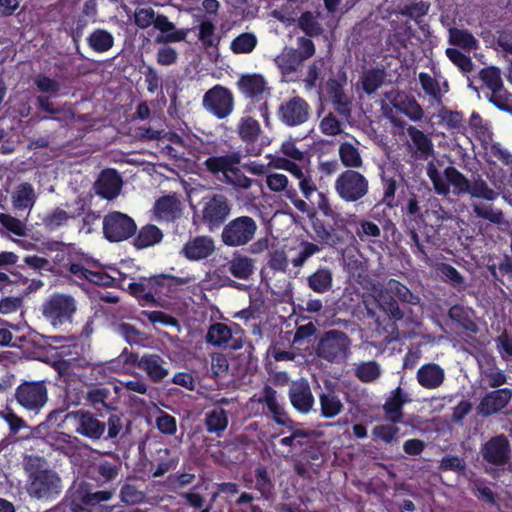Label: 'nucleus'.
<instances>
[{
  "mask_svg": "<svg viewBox=\"0 0 512 512\" xmlns=\"http://www.w3.org/2000/svg\"><path fill=\"white\" fill-rule=\"evenodd\" d=\"M185 283L181 277L162 273L140 277L138 281L128 285V291L138 300L140 306H157L164 298H173L178 287Z\"/></svg>",
  "mask_w": 512,
  "mask_h": 512,
  "instance_id": "1",
  "label": "nucleus"
},
{
  "mask_svg": "<svg viewBox=\"0 0 512 512\" xmlns=\"http://www.w3.org/2000/svg\"><path fill=\"white\" fill-rule=\"evenodd\" d=\"M65 419L72 422L76 434L93 442L105 440L118 443L121 439L108 438L109 416L98 409L96 412L85 409L71 411L66 414Z\"/></svg>",
  "mask_w": 512,
  "mask_h": 512,
  "instance_id": "2",
  "label": "nucleus"
},
{
  "mask_svg": "<svg viewBox=\"0 0 512 512\" xmlns=\"http://www.w3.org/2000/svg\"><path fill=\"white\" fill-rule=\"evenodd\" d=\"M310 219L312 229L320 243L337 247L348 246L356 241L355 235L348 228V225L356 223L355 215H351L350 218H347L340 214L339 218L331 220V224H326L324 220L315 215H312Z\"/></svg>",
  "mask_w": 512,
  "mask_h": 512,
  "instance_id": "3",
  "label": "nucleus"
},
{
  "mask_svg": "<svg viewBox=\"0 0 512 512\" xmlns=\"http://www.w3.org/2000/svg\"><path fill=\"white\" fill-rule=\"evenodd\" d=\"M442 159L429 161L426 166V174L433 184L434 190L438 195L446 196L453 187V193L457 196L464 195L468 191L470 180L461 173L456 167L448 166L444 168L443 175L440 168L443 167Z\"/></svg>",
  "mask_w": 512,
  "mask_h": 512,
  "instance_id": "4",
  "label": "nucleus"
},
{
  "mask_svg": "<svg viewBox=\"0 0 512 512\" xmlns=\"http://www.w3.org/2000/svg\"><path fill=\"white\" fill-rule=\"evenodd\" d=\"M111 390L105 386L94 385L87 390L86 402L92 408L91 411L98 409L109 416V434L108 438H123L125 417L123 412L110 402Z\"/></svg>",
  "mask_w": 512,
  "mask_h": 512,
  "instance_id": "5",
  "label": "nucleus"
},
{
  "mask_svg": "<svg viewBox=\"0 0 512 512\" xmlns=\"http://www.w3.org/2000/svg\"><path fill=\"white\" fill-rule=\"evenodd\" d=\"M28 472L27 493L31 498L52 501L62 492V480L57 472L52 469H41L27 463L25 466Z\"/></svg>",
  "mask_w": 512,
  "mask_h": 512,
  "instance_id": "6",
  "label": "nucleus"
},
{
  "mask_svg": "<svg viewBox=\"0 0 512 512\" xmlns=\"http://www.w3.org/2000/svg\"><path fill=\"white\" fill-rule=\"evenodd\" d=\"M484 470L489 475L503 471L511 461L512 446L505 434L490 437L480 446Z\"/></svg>",
  "mask_w": 512,
  "mask_h": 512,
  "instance_id": "7",
  "label": "nucleus"
},
{
  "mask_svg": "<svg viewBox=\"0 0 512 512\" xmlns=\"http://www.w3.org/2000/svg\"><path fill=\"white\" fill-rule=\"evenodd\" d=\"M199 205L200 223L210 232L223 228L232 211L231 201L222 193L205 195Z\"/></svg>",
  "mask_w": 512,
  "mask_h": 512,
  "instance_id": "8",
  "label": "nucleus"
},
{
  "mask_svg": "<svg viewBox=\"0 0 512 512\" xmlns=\"http://www.w3.org/2000/svg\"><path fill=\"white\" fill-rule=\"evenodd\" d=\"M350 344V338L345 332L332 329L323 333L315 347V352L320 359L340 364L347 359Z\"/></svg>",
  "mask_w": 512,
  "mask_h": 512,
  "instance_id": "9",
  "label": "nucleus"
},
{
  "mask_svg": "<svg viewBox=\"0 0 512 512\" xmlns=\"http://www.w3.org/2000/svg\"><path fill=\"white\" fill-rule=\"evenodd\" d=\"M334 190L343 202L356 203L368 194L369 181L359 171L346 169L335 179Z\"/></svg>",
  "mask_w": 512,
  "mask_h": 512,
  "instance_id": "10",
  "label": "nucleus"
},
{
  "mask_svg": "<svg viewBox=\"0 0 512 512\" xmlns=\"http://www.w3.org/2000/svg\"><path fill=\"white\" fill-rule=\"evenodd\" d=\"M254 218L242 215L228 221L222 228L221 241L227 247H241L250 243L257 232Z\"/></svg>",
  "mask_w": 512,
  "mask_h": 512,
  "instance_id": "11",
  "label": "nucleus"
},
{
  "mask_svg": "<svg viewBox=\"0 0 512 512\" xmlns=\"http://www.w3.org/2000/svg\"><path fill=\"white\" fill-rule=\"evenodd\" d=\"M16 402L29 413L37 415L48 401L45 381H24L15 390Z\"/></svg>",
  "mask_w": 512,
  "mask_h": 512,
  "instance_id": "12",
  "label": "nucleus"
},
{
  "mask_svg": "<svg viewBox=\"0 0 512 512\" xmlns=\"http://www.w3.org/2000/svg\"><path fill=\"white\" fill-rule=\"evenodd\" d=\"M76 310V300L67 294H52L42 306L43 316L54 327L72 322Z\"/></svg>",
  "mask_w": 512,
  "mask_h": 512,
  "instance_id": "13",
  "label": "nucleus"
},
{
  "mask_svg": "<svg viewBox=\"0 0 512 512\" xmlns=\"http://www.w3.org/2000/svg\"><path fill=\"white\" fill-rule=\"evenodd\" d=\"M202 105L207 112L217 119H226L234 111V94L229 88L216 84L204 93Z\"/></svg>",
  "mask_w": 512,
  "mask_h": 512,
  "instance_id": "14",
  "label": "nucleus"
},
{
  "mask_svg": "<svg viewBox=\"0 0 512 512\" xmlns=\"http://www.w3.org/2000/svg\"><path fill=\"white\" fill-rule=\"evenodd\" d=\"M137 225L133 218L119 211L104 216L103 234L109 242H122L136 234Z\"/></svg>",
  "mask_w": 512,
  "mask_h": 512,
  "instance_id": "15",
  "label": "nucleus"
},
{
  "mask_svg": "<svg viewBox=\"0 0 512 512\" xmlns=\"http://www.w3.org/2000/svg\"><path fill=\"white\" fill-rule=\"evenodd\" d=\"M236 87L245 98L252 102H260L270 94L267 80L259 73L241 74L236 81Z\"/></svg>",
  "mask_w": 512,
  "mask_h": 512,
  "instance_id": "16",
  "label": "nucleus"
},
{
  "mask_svg": "<svg viewBox=\"0 0 512 512\" xmlns=\"http://www.w3.org/2000/svg\"><path fill=\"white\" fill-rule=\"evenodd\" d=\"M310 106L306 100L296 96L283 102L278 109V117L282 123L293 127L305 123L309 118Z\"/></svg>",
  "mask_w": 512,
  "mask_h": 512,
  "instance_id": "17",
  "label": "nucleus"
},
{
  "mask_svg": "<svg viewBox=\"0 0 512 512\" xmlns=\"http://www.w3.org/2000/svg\"><path fill=\"white\" fill-rule=\"evenodd\" d=\"M384 97L398 112L406 115L412 121L422 119L424 112L413 95L392 89L384 93Z\"/></svg>",
  "mask_w": 512,
  "mask_h": 512,
  "instance_id": "18",
  "label": "nucleus"
},
{
  "mask_svg": "<svg viewBox=\"0 0 512 512\" xmlns=\"http://www.w3.org/2000/svg\"><path fill=\"white\" fill-rule=\"evenodd\" d=\"M389 290L394 293L398 299H395L387 293V295H383L381 297L380 306L390 318L394 320H401L404 317V312L400 309L398 300L408 302L411 292L405 285L396 280L389 281Z\"/></svg>",
  "mask_w": 512,
  "mask_h": 512,
  "instance_id": "19",
  "label": "nucleus"
},
{
  "mask_svg": "<svg viewBox=\"0 0 512 512\" xmlns=\"http://www.w3.org/2000/svg\"><path fill=\"white\" fill-rule=\"evenodd\" d=\"M288 397L292 407L301 414L311 412L315 404L311 387L306 380L293 382L289 387Z\"/></svg>",
  "mask_w": 512,
  "mask_h": 512,
  "instance_id": "20",
  "label": "nucleus"
},
{
  "mask_svg": "<svg viewBox=\"0 0 512 512\" xmlns=\"http://www.w3.org/2000/svg\"><path fill=\"white\" fill-rule=\"evenodd\" d=\"M214 250V240L210 236L201 235L189 239L180 254L189 261H201L211 256Z\"/></svg>",
  "mask_w": 512,
  "mask_h": 512,
  "instance_id": "21",
  "label": "nucleus"
},
{
  "mask_svg": "<svg viewBox=\"0 0 512 512\" xmlns=\"http://www.w3.org/2000/svg\"><path fill=\"white\" fill-rule=\"evenodd\" d=\"M512 399L510 388H499L487 393L478 405V413L484 417L496 414L504 409Z\"/></svg>",
  "mask_w": 512,
  "mask_h": 512,
  "instance_id": "22",
  "label": "nucleus"
},
{
  "mask_svg": "<svg viewBox=\"0 0 512 512\" xmlns=\"http://www.w3.org/2000/svg\"><path fill=\"white\" fill-rule=\"evenodd\" d=\"M320 415L325 419H332L344 410V405L335 390V385L326 380L324 391L319 394Z\"/></svg>",
  "mask_w": 512,
  "mask_h": 512,
  "instance_id": "23",
  "label": "nucleus"
},
{
  "mask_svg": "<svg viewBox=\"0 0 512 512\" xmlns=\"http://www.w3.org/2000/svg\"><path fill=\"white\" fill-rule=\"evenodd\" d=\"M242 161L240 151H233L225 155L210 156L203 165L207 172L219 178H225L235 165H239Z\"/></svg>",
  "mask_w": 512,
  "mask_h": 512,
  "instance_id": "24",
  "label": "nucleus"
},
{
  "mask_svg": "<svg viewBox=\"0 0 512 512\" xmlns=\"http://www.w3.org/2000/svg\"><path fill=\"white\" fill-rule=\"evenodd\" d=\"M121 186V176L117 170L112 168L103 170L94 184L96 193L107 200L116 198L120 193Z\"/></svg>",
  "mask_w": 512,
  "mask_h": 512,
  "instance_id": "25",
  "label": "nucleus"
},
{
  "mask_svg": "<svg viewBox=\"0 0 512 512\" xmlns=\"http://www.w3.org/2000/svg\"><path fill=\"white\" fill-rule=\"evenodd\" d=\"M409 401L408 395L401 387L394 389L386 399L383 410L387 419L393 423H401L403 420V406Z\"/></svg>",
  "mask_w": 512,
  "mask_h": 512,
  "instance_id": "26",
  "label": "nucleus"
},
{
  "mask_svg": "<svg viewBox=\"0 0 512 512\" xmlns=\"http://www.w3.org/2000/svg\"><path fill=\"white\" fill-rule=\"evenodd\" d=\"M164 364L165 361L160 355L144 354L140 358L138 368L146 372L152 382L159 383L168 375V369L164 367Z\"/></svg>",
  "mask_w": 512,
  "mask_h": 512,
  "instance_id": "27",
  "label": "nucleus"
},
{
  "mask_svg": "<svg viewBox=\"0 0 512 512\" xmlns=\"http://www.w3.org/2000/svg\"><path fill=\"white\" fill-rule=\"evenodd\" d=\"M153 27L165 33L164 37H157V42H181L184 41L188 35V29H176L174 23H172L168 17L164 14L156 13Z\"/></svg>",
  "mask_w": 512,
  "mask_h": 512,
  "instance_id": "28",
  "label": "nucleus"
},
{
  "mask_svg": "<svg viewBox=\"0 0 512 512\" xmlns=\"http://www.w3.org/2000/svg\"><path fill=\"white\" fill-rule=\"evenodd\" d=\"M419 385L425 389H436L442 385L445 373L442 367L436 363L422 365L416 374Z\"/></svg>",
  "mask_w": 512,
  "mask_h": 512,
  "instance_id": "29",
  "label": "nucleus"
},
{
  "mask_svg": "<svg viewBox=\"0 0 512 512\" xmlns=\"http://www.w3.org/2000/svg\"><path fill=\"white\" fill-rule=\"evenodd\" d=\"M229 424L228 412L220 406H215L205 413L204 426L209 434L221 438Z\"/></svg>",
  "mask_w": 512,
  "mask_h": 512,
  "instance_id": "30",
  "label": "nucleus"
},
{
  "mask_svg": "<svg viewBox=\"0 0 512 512\" xmlns=\"http://www.w3.org/2000/svg\"><path fill=\"white\" fill-rule=\"evenodd\" d=\"M84 213V204H82L75 213L69 214L61 207H56L48 211L42 218V224L46 230L53 232L67 224L69 219H75Z\"/></svg>",
  "mask_w": 512,
  "mask_h": 512,
  "instance_id": "31",
  "label": "nucleus"
},
{
  "mask_svg": "<svg viewBox=\"0 0 512 512\" xmlns=\"http://www.w3.org/2000/svg\"><path fill=\"white\" fill-rule=\"evenodd\" d=\"M113 497V492L110 490H100L96 492H90L87 490H78L73 495L72 500V512H77V509L84 511L81 505L95 506L101 502L109 501Z\"/></svg>",
  "mask_w": 512,
  "mask_h": 512,
  "instance_id": "32",
  "label": "nucleus"
},
{
  "mask_svg": "<svg viewBox=\"0 0 512 512\" xmlns=\"http://www.w3.org/2000/svg\"><path fill=\"white\" fill-rule=\"evenodd\" d=\"M407 134L415 148V157L420 160H427L434 152V146L431 139L422 130L415 126H409L407 128Z\"/></svg>",
  "mask_w": 512,
  "mask_h": 512,
  "instance_id": "33",
  "label": "nucleus"
},
{
  "mask_svg": "<svg viewBox=\"0 0 512 512\" xmlns=\"http://www.w3.org/2000/svg\"><path fill=\"white\" fill-rule=\"evenodd\" d=\"M448 317L469 333L479 332V326L474 320V311L469 307L455 304L449 308Z\"/></svg>",
  "mask_w": 512,
  "mask_h": 512,
  "instance_id": "34",
  "label": "nucleus"
},
{
  "mask_svg": "<svg viewBox=\"0 0 512 512\" xmlns=\"http://www.w3.org/2000/svg\"><path fill=\"white\" fill-rule=\"evenodd\" d=\"M255 261L239 253H235L228 262L229 273L237 279L248 280L254 273Z\"/></svg>",
  "mask_w": 512,
  "mask_h": 512,
  "instance_id": "35",
  "label": "nucleus"
},
{
  "mask_svg": "<svg viewBox=\"0 0 512 512\" xmlns=\"http://www.w3.org/2000/svg\"><path fill=\"white\" fill-rule=\"evenodd\" d=\"M162 239L161 229L154 224H147L135 234L133 245L138 250L146 249L160 243Z\"/></svg>",
  "mask_w": 512,
  "mask_h": 512,
  "instance_id": "36",
  "label": "nucleus"
},
{
  "mask_svg": "<svg viewBox=\"0 0 512 512\" xmlns=\"http://www.w3.org/2000/svg\"><path fill=\"white\" fill-rule=\"evenodd\" d=\"M236 132L246 145L254 144L261 134L260 123L251 116H243L239 119Z\"/></svg>",
  "mask_w": 512,
  "mask_h": 512,
  "instance_id": "37",
  "label": "nucleus"
},
{
  "mask_svg": "<svg viewBox=\"0 0 512 512\" xmlns=\"http://www.w3.org/2000/svg\"><path fill=\"white\" fill-rule=\"evenodd\" d=\"M307 286L315 293L324 294L333 286V273L328 267H320L307 277Z\"/></svg>",
  "mask_w": 512,
  "mask_h": 512,
  "instance_id": "38",
  "label": "nucleus"
},
{
  "mask_svg": "<svg viewBox=\"0 0 512 512\" xmlns=\"http://www.w3.org/2000/svg\"><path fill=\"white\" fill-rule=\"evenodd\" d=\"M448 41L451 45L468 52L479 48L478 40L467 29L450 28Z\"/></svg>",
  "mask_w": 512,
  "mask_h": 512,
  "instance_id": "39",
  "label": "nucleus"
},
{
  "mask_svg": "<svg viewBox=\"0 0 512 512\" xmlns=\"http://www.w3.org/2000/svg\"><path fill=\"white\" fill-rule=\"evenodd\" d=\"M235 165L225 178H219L223 183L233 187L235 190H248L253 185L261 187L257 179L247 177L244 172Z\"/></svg>",
  "mask_w": 512,
  "mask_h": 512,
  "instance_id": "40",
  "label": "nucleus"
},
{
  "mask_svg": "<svg viewBox=\"0 0 512 512\" xmlns=\"http://www.w3.org/2000/svg\"><path fill=\"white\" fill-rule=\"evenodd\" d=\"M232 331L233 328L224 323H214L207 331L206 340L213 346L226 348L232 338Z\"/></svg>",
  "mask_w": 512,
  "mask_h": 512,
  "instance_id": "41",
  "label": "nucleus"
},
{
  "mask_svg": "<svg viewBox=\"0 0 512 512\" xmlns=\"http://www.w3.org/2000/svg\"><path fill=\"white\" fill-rule=\"evenodd\" d=\"M254 489L259 492L260 498L270 500L274 495V483L264 465H259L255 471Z\"/></svg>",
  "mask_w": 512,
  "mask_h": 512,
  "instance_id": "42",
  "label": "nucleus"
},
{
  "mask_svg": "<svg viewBox=\"0 0 512 512\" xmlns=\"http://www.w3.org/2000/svg\"><path fill=\"white\" fill-rule=\"evenodd\" d=\"M382 374L380 364L375 360L355 364L354 375L362 383H372Z\"/></svg>",
  "mask_w": 512,
  "mask_h": 512,
  "instance_id": "43",
  "label": "nucleus"
},
{
  "mask_svg": "<svg viewBox=\"0 0 512 512\" xmlns=\"http://www.w3.org/2000/svg\"><path fill=\"white\" fill-rule=\"evenodd\" d=\"M49 250L54 253L52 260L61 272H64L68 263L71 262L77 254L72 245H67L62 242L52 243Z\"/></svg>",
  "mask_w": 512,
  "mask_h": 512,
  "instance_id": "44",
  "label": "nucleus"
},
{
  "mask_svg": "<svg viewBox=\"0 0 512 512\" xmlns=\"http://www.w3.org/2000/svg\"><path fill=\"white\" fill-rule=\"evenodd\" d=\"M89 47L97 53H104L114 45V38L110 32L104 29H95L88 37Z\"/></svg>",
  "mask_w": 512,
  "mask_h": 512,
  "instance_id": "45",
  "label": "nucleus"
},
{
  "mask_svg": "<svg viewBox=\"0 0 512 512\" xmlns=\"http://www.w3.org/2000/svg\"><path fill=\"white\" fill-rule=\"evenodd\" d=\"M386 78L384 69L373 68L363 73L361 86L367 95L375 93L383 84Z\"/></svg>",
  "mask_w": 512,
  "mask_h": 512,
  "instance_id": "46",
  "label": "nucleus"
},
{
  "mask_svg": "<svg viewBox=\"0 0 512 512\" xmlns=\"http://www.w3.org/2000/svg\"><path fill=\"white\" fill-rule=\"evenodd\" d=\"M277 64L283 74L296 72L305 59L293 48L285 50L277 58Z\"/></svg>",
  "mask_w": 512,
  "mask_h": 512,
  "instance_id": "47",
  "label": "nucleus"
},
{
  "mask_svg": "<svg viewBox=\"0 0 512 512\" xmlns=\"http://www.w3.org/2000/svg\"><path fill=\"white\" fill-rule=\"evenodd\" d=\"M258 43L254 33L243 32L235 37L230 43V50L233 54H249L254 51Z\"/></svg>",
  "mask_w": 512,
  "mask_h": 512,
  "instance_id": "48",
  "label": "nucleus"
},
{
  "mask_svg": "<svg viewBox=\"0 0 512 512\" xmlns=\"http://www.w3.org/2000/svg\"><path fill=\"white\" fill-rule=\"evenodd\" d=\"M339 157L343 166L349 169L360 168L363 164L358 148L349 142L340 144Z\"/></svg>",
  "mask_w": 512,
  "mask_h": 512,
  "instance_id": "49",
  "label": "nucleus"
},
{
  "mask_svg": "<svg viewBox=\"0 0 512 512\" xmlns=\"http://www.w3.org/2000/svg\"><path fill=\"white\" fill-rule=\"evenodd\" d=\"M35 192L31 184L23 183L13 195V205L19 210L31 209L35 203Z\"/></svg>",
  "mask_w": 512,
  "mask_h": 512,
  "instance_id": "50",
  "label": "nucleus"
},
{
  "mask_svg": "<svg viewBox=\"0 0 512 512\" xmlns=\"http://www.w3.org/2000/svg\"><path fill=\"white\" fill-rule=\"evenodd\" d=\"M472 493L476 498L490 506L497 503V494L486 485V480L483 478H476L470 482Z\"/></svg>",
  "mask_w": 512,
  "mask_h": 512,
  "instance_id": "51",
  "label": "nucleus"
},
{
  "mask_svg": "<svg viewBox=\"0 0 512 512\" xmlns=\"http://www.w3.org/2000/svg\"><path fill=\"white\" fill-rule=\"evenodd\" d=\"M466 194H469L473 198L484 199L486 201H494L498 197V193L490 188L486 181L480 176L470 181Z\"/></svg>",
  "mask_w": 512,
  "mask_h": 512,
  "instance_id": "52",
  "label": "nucleus"
},
{
  "mask_svg": "<svg viewBox=\"0 0 512 512\" xmlns=\"http://www.w3.org/2000/svg\"><path fill=\"white\" fill-rule=\"evenodd\" d=\"M89 258L84 254H76L75 258L68 263L64 271L69 272L75 279L79 281H88L90 269L87 268Z\"/></svg>",
  "mask_w": 512,
  "mask_h": 512,
  "instance_id": "53",
  "label": "nucleus"
},
{
  "mask_svg": "<svg viewBox=\"0 0 512 512\" xmlns=\"http://www.w3.org/2000/svg\"><path fill=\"white\" fill-rule=\"evenodd\" d=\"M326 92L331 102L338 108L347 107L350 104L344 92L343 84L339 80L329 78L326 82Z\"/></svg>",
  "mask_w": 512,
  "mask_h": 512,
  "instance_id": "54",
  "label": "nucleus"
},
{
  "mask_svg": "<svg viewBox=\"0 0 512 512\" xmlns=\"http://www.w3.org/2000/svg\"><path fill=\"white\" fill-rule=\"evenodd\" d=\"M479 78L487 89L492 91L501 90L504 86L501 71L498 67L489 66L482 68L479 72Z\"/></svg>",
  "mask_w": 512,
  "mask_h": 512,
  "instance_id": "55",
  "label": "nucleus"
},
{
  "mask_svg": "<svg viewBox=\"0 0 512 512\" xmlns=\"http://www.w3.org/2000/svg\"><path fill=\"white\" fill-rule=\"evenodd\" d=\"M155 211L157 214L166 220H173L178 216L177 201L173 196L160 197L155 202Z\"/></svg>",
  "mask_w": 512,
  "mask_h": 512,
  "instance_id": "56",
  "label": "nucleus"
},
{
  "mask_svg": "<svg viewBox=\"0 0 512 512\" xmlns=\"http://www.w3.org/2000/svg\"><path fill=\"white\" fill-rule=\"evenodd\" d=\"M298 27L309 37H318L323 33L321 24L311 11H305L300 15Z\"/></svg>",
  "mask_w": 512,
  "mask_h": 512,
  "instance_id": "57",
  "label": "nucleus"
},
{
  "mask_svg": "<svg viewBox=\"0 0 512 512\" xmlns=\"http://www.w3.org/2000/svg\"><path fill=\"white\" fill-rule=\"evenodd\" d=\"M471 206L477 217L487 220L493 224L502 223L504 218L502 210L494 209L492 205L484 203H472Z\"/></svg>",
  "mask_w": 512,
  "mask_h": 512,
  "instance_id": "58",
  "label": "nucleus"
},
{
  "mask_svg": "<svg viewBox=\"0 0 512 512\" xmlns=\"http://www.w3.org/2000/svg\"><path fill=\"white\" fill-rule=\"evenodd\" d=\"M121 503L125 505H138L145 502L146 495L135 485L124 483L119 492Z\"/></svg>",
  "mask_w": 512,
  "mask_h": 512,
  "instance_id": "59",
  "label": "nucleus"
},
{
  "mask_svg": "<svg viewBox=\"0 0 512 512\" xmlns=\"http://www.w3.org/2000/svg\"><path fill=\"white\" fill-rule=\"evenodd\" d=\"M442 279L450 283L456 289H463L465 287V279L461 273L451 264L441 263L438 267Z\"/></svg>",
  "mask_w": 512,
  "mask_h": 512,
  "instance_id": "60",
  "label": "nucleus"
},
{
  "mask_svg": "<svg viewBox=\"0 0 512 512\" xmlns=\"http://www.w3.org/2000/svg\"><path fill=\"white\" fill-rule=\"evenodd\" d=\"M488 101L500 111L512 114V93L504 86L501 90L492 91Z\"/></svg>",
  "mask_w": 512,
  "mask_h": 512,
  "instance_id": "61",
  "label": "nucleus"
},
{
  "mask_svg": "<svg viewBox=\"0 0 512 512\" xmlns=\"http://www.w3.org/2000/svg\"><path fill=\"white\" fill-rule=\"evenodd\" d=\"M446 56L448 59L464 74L473 70L474 64L472 59L456 48H447Z\"/></svg>",
  "mask_w": 512,
  "mask_h": 512,
  "instance_id": "62",
  "label": "nucleus"
},
{
  "mask_svg": "<svg viewBox=\"0 0 512 512\" xmlns=\"http://www.w3.org/2000/svg\"><path fill=\"white\" fill-rule=\"evenodd\" d=\"M0 224L3 228H5L8 232L19 236H26V225L20 219L11 216L10 214L1 213L0 214Z\"/></svg>",
  "mask_w": 512,
  "mask_h": 512,
  "instance_id": "63",
  "label": "nucleus"
},
{
  "mask_svg": "<svg viewBox=\"0 0 512 512\" xmlns=\"http://www.w3.org/2000/svg\"><path fill=\"white\" fill-rule=\"evenodd\" d=\"M34 84L39 92L52 96H58L61 89V84L57 80L44 74L37 75Z\"/></svg>",
  "mask_w": 512,
  "mask_h": 512,
  "instance_id": "64",
  "label": "nucleus"
}]
</instances>
